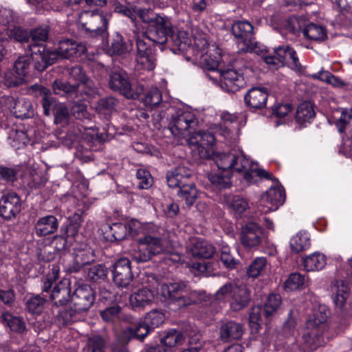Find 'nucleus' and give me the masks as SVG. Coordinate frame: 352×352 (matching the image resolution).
I'll use <instances>...</instances> for the list:
<instances>
[{
	"mask_svg": "<svg viewBox=\"0 0 352 352\" xmlns=\"http://www.w3.org/2000/svg\"><path fill=\"white\" fill-rule=\"evenodd\" d=\"M134 11L142 21L147 24L142 36L160 46L167 44L173 29L170 19L151 9H136Z\"/></svg>",
	"mask_w": 352,
	"mask_h": 352,
	"instance_id": "f257e3e1",
	"label": "nucleus"
},
{
	"mask_svg": "<svg viewBox=\"0 0 352 352\" xmlns=\"http://www.w3.org/2000/svg\"><path fill=\"white\" fill-rule=\"evenodd\" d=\"M192 172L184 166H178L166 173V182L170 188H179V197L191 206L197 198V190L192 179Z\"/></svg>",
	"mask_w": 352,
	"mask_h": 352,
	"instance_id": "f03ea898",
	"label": "nucleus"
},
{
	"mask_svg": "<svg viewBox=\"0 0 352 352\" xmlns=\"http://www.w3.org/2000/svg\"><path fill=\"white\" fill-rule=\"evenodd\" d=\"M38 90L42 98L41 103L44 115L50 116L52 111L54 124L60 127L69 126L71 116L67 105L65 103L59 102L53 97L50 89L40 86Z\"/></svg>",
	"mask_w": 352,
	"mask_h": 352,
	"instance_id": "7ed1b4c3",
	"label": "nucleus"
},
{
	"mask_svg": "<svg viewBox=\"0 0 352 352\" xmlns=\"http://www.w3.org/2000/svg\"><path fill=\"white\" fill-rule=\"evenodd\" d=\"M108 86L111 91L127 99H136L139 96V94L132 87L127 72L119 67H114L109 72Z\"/></svg>",
	"mask_w": 352,
	"mask_h": 352,
	"instance_id": "20e7f679",
	"label": "nucleus"
},
{
	"mask_svg": "<svg viewBox=\"0 0 352 352\" xmlns=\"http://www.w3.org/2000/svg\"><path fill=\"white\" fill-rule=\"evenodd\" d=\"M79 23L87 36H97L103 34L107 29V18L98 10H85L79 16Z\"/></svg>",
	"mask_w": 352,
	"mask_h": 352,
	"instance_id": "39448f33",
	"label": "nucleus"
},
{
	"mask_svg": "<svg viewBox=\"0 0 352 352\" xmlns=\"http://www.w3.org/2000/svg\"><path fill=\"white\" fill-rule=\"evenodd\" d=\"M195 116L189 111L177 110L171 117L169 128L173 135L184 138L191 135L197 125Z\"/></svg>",
	"mask_w": 352,
	"mask_h": 352,
	"instance_id": "423d86ee",
	"label": "nucleus"
},
{
	"mask_svg": "<svg viewBox=\"0 0 352 352\" xmlns=\"http://www.w3.org/2000/svg\"><path fill=\"white\" fill-rule=\"evenodd\" d=\"M138 250L133 254V258L137 263H144L151 260L154 256L164 251L162 239L151 235H145L138 239Z\"/></svg>",
	"mask_w": 352,
	"mask_h": 352,
	"instance_id": "0eeeda50",
	"label": "nucleus"
},
{
	"mask_svg": "<svg viewBox=\"0 0 352 352\" xmlns=\"http://www.w3.org/2000/svg\"><path fill=\"white\" fill-rule=\"evenodd\" d=\"M264 60L268 65H288L295 70H300L301 68L296 52L288 45L276 48L274 54L265 56Z\"/></svg>",
	"mask_w": 352,
	"mask_h": 352,
	"instance_id": "6e6552de",
	"label": "nucleus"
},
{
	"mask_svg": "<svg viewBox=\"0 0 352 352\" xmlns=\"http://www.w3.org/2000/svg\"><path fill=\"white\" fill-rule=\"evenodd\" d=\"M28 50L31 52L30 58L34 69L43 72L56 60V54L47 50L45 44H30Z\"/></svg>",
	"mask_w": 352,
	"mask_h": 352,
	"instance_id": "1a4fd4ad",
	"label": "nucleus"
},
{
	"mask_svg": "<svg viewBox=\"0 0 352 352\" xmlns=\"http://www.w3.org/2000/svg\"><path fill=\"white\" fill-rule=\"evenodd\" d=\"M56 54V60L59 58L72 59L80 57L87 52V47L82 43L72 38H63L58 43V47L53 51Z\"/></svg>",
	"mask_w": 352,
	"mask_h": 352,
	"instance_id": "9d476101",
	"label": "nucleus"
},
{
	"mask_svg": "<svg viewBox=\"0 0 352 352\" xmlns=\"http://www.w3.org/2000/svg\"><path fill=\"white\" fill-rule=\"evenodd\" d=\"M113 282L118 287H128L133 279L131 263L126 258L118 259L112 267Z\"/></svg>",
	"mask_w": 352,
	"mask_h": 352,
	"instance_id": "9b49d317",
	"label": "nucleus"
},
{
	"mask_svg": "<svg viewBox=\"0 0 352 352\" xmlns=\"http://www.w3.org/2000/svg\"><path fill=\"white\" fill-rule=\"evenodd\" d=\"M95 292L90 285L83 284L72 294V303L79 312L88 311L95 302Z\"/></svg>",
	"mask_w": 352,
	"mask_h": 352,
	"instance_id": "f8f14e48",
	"label": "nucleus"
},
{
	"mask_svg": "<svg viewBox=\"0 0 352 352\" xmlns=\"http://www.w3.org/2000/svg\"><path fill=\"white\" fill-rule=\"evenodd\" d=\"M137 55L136 61L145 70H153L155 67V52L153 45L146 43L144 38L138 36L135 39Z\"/></svg>",
	"mask_w": 352,
	"mask_h": 352,
	"instance_id": "ddd939ff",
	"label": "nucleus"
},
{
	"mask_svg": "<svg viewBox=\"0 0 352 352\" xmlns=\"http://www.w3.org/2000/svg\"><path fill=\"white\" fill-rule=\"evenodd\" d=\"M264 237L263 228L256 223L248 222L241 228L240 240L245 248L258 247Z\"/></svg>",
	"mask_w": 352,
	"mask_h": 352,
	"instance_id": "4468645a",
	"label": "nucleus"
},
{
	"mask_svg": "<svg viewBox=\"0 0 352 352\" xmlns=\"http://www.w3.org/2000/svg\"><path fill=\"white\" fill-rule=\"evenodd\" d=\"M21 200L15 192L3 195L0 199V216L6 220H11L21 212Z\"/></svg>",
	"mask_w": 352,
	"mask_h": 352,
	"instance_id": "2eb2a0df",
	"label": "nucleus"
},
{
	"mask_svg": "<svg viewBox=\"0 0 352 352\" xmlns=\"http://www.w3.org/2000/svg\"><path fill=\"white\" fill-rule=\"evenodd\" d=\"M6 104L11 113L16 118L29 119L34 116V109L31 101L25 98H15L13 96H8L6 98Z\"/></svg>",
	"mask_w": 352,
	"mask_h": 352,
	"instance_id": "dca6fc26",
	"label": "nucleus"
},
{
	"mask_svg": "<svg viewBox=\"0 0 352 352\" xmlns=\"http://www.w3.org/2000/svg\"><path fill=\"white\" fill-rule=\"evenodd\" d=\"M74 255V262L68 268L71 273L80 272L85 265L91 264L96 260L94 250L87 245H80L76 248Z\"/></svg>",
	"mask_w": 352,
	"mask_h": 352,
	"instance_id": "f3484780",
	"label": "nucleus"
},
{
	"mask_svg": "<svg viewBox=\"0 0 352 352\" xmlns=\"http://www.w3.org/2000/svg\"><path fill=\"white\" fill-rule=\"evenodd\" d=\"M244 333L243 324L232 320H223L220 322L219 339L223 343L240 340Z\"/></svg>",
	"mask_w": 352,
	"mask_h": 352,
	"instance_id": "a211bd4d",
	"label": "nucleus"
},
{
	"mask_svg": "<svg viewBox=\"0 0 352 352\" xmlns=\"http://www.w3.org/2000/svg\"><path fill=\"white\" fill-rule=\"evenodd\" d=\"M70 281L69 279H63L56 284L52 289L50 298L53 307H63L68 302H72V295Z\"/></svg>",
	"mask_w": 352,
	"mask_h": 352,
	"instance_id": "6ab92c4d",
	"label": "nucleus"
},
{
	"mask_svg": "<svg viewBox=\"0 0 352 352\" xmlns=\"http://www.w3.org/2000/svg\"><path fill=\"white\" fill-rule=\"evenodd\" d=\"M219 76L223 80V84L228 91L234 93L245 85L244 74L241 69H227L222 70Z\"/></svg>",
	"mask_w": 352,
	"mask_h": 352,
	"instance_id": "aec40b11",
	"label": "nucleus"
},
{
	"mask_svg": "<svg viewBox=\"0 0 352 352\" xmlns=\"http://www.w3.org/2000/svg\"><path fill=\"white\" fill-rule=\"evenodd\" d=\"M268 91L264 87H253L244 96L245 104L254 109H263L266 107Z\"/></svg>",
	"mask_w": 352,
	"mask_h": 352,
	"instance_id": "412c9836",
	"label": "nucleus"
},
{
	"mask_svg": "<svg viewBox=\"0 0 352 352\" xmlns=\"http://www.w3.org/2000/svg\"><path fill=\"white\" fill-rule=\"evenodd\" d=\"M155 293L154 289L148 287L138 289L129 296L130 305L133 308L144 309L154 302Z\"/></svg>",
	"mask_w": 352,
	"mask_h": 352,
	"instance_id": "4be33fe9",
	"label": "nucleus"
},
{
	"mask_svg": "<svg viewBox=\"0 0 352 352\" xmlns=\"http://www.w3.org/2000/svg\"><path fill=\"white\" fill-rule=\"evenodd\" d=\"M151 331L153 330L150 329V327L144 320L140 321L136 324L123 329V342L128 344L133 338L143 342Z\"/></svg>",
	"mask_w": 352,
	"mask_h": 352,
	"instance_id": "5701e85b",
	"label": "nucleus"
},
{
	"mask_svg": "<svg viewBox=\"0 0 352 352\" xmlns=\"http://www.w3.org/2000/svg\"><path fill=\"white\" fill-rule=\"evenodd\" d=\"M252 25L248 21H237L232 26V33L237 39L238 42L243 43L246 51L250 47V44L253 38Z\"/></svg>",
	"mask_w": 352,
	"mask_h": 352,
	"instance_id": "b1692460",
	"label": "nucleus"
},
{
	"mask_svg": "<svg viewBox=\"0 0 352 352\" xmlns=\"http://www.w3.org/2000/svg\"><path fill=\"white\" fill-rule=\"evenodd\" d=\"M167 43L173 53H184L190 46V39L187 32L179 30L175 32L173 29Z\"/></svg>",
	"mask_w": 352,
	"mask_h": 352,
	"instance_id": "393cba45",
	"label": "nucleus"
},
{
	"mask_svg": "<svg viewBox=\"0 0 352 352\" xmlns=\"http://www.w3.org/2000/svg\"><path fill=\"white\" fill-rule=\"evenodd\" d=\"M189 253L195 258L208 259L215 253L212 244L204 239H194L188 248Z\"/></svg>",
	"mask_w": 352,
	"mask_h": 352,
	"instance_id": "a878e982",
	"label": "nucleus"
},
{
	"mask_svg": "<svg viewBox=\"0 0 352 352\" xmlns=\"http://www.w3.org/2000/svg\"><path fill=\"white\" fill-rule=\"evenodd\" d=\"M250 290L245 285H237L232 294L230 308L239 311L246 307L250 302Z\"/></svg>",
	"mask_w": 352,
	"mask_h": 352,
	"instance_id": "bb28decb",
	"label": "nucleus"
},
{
	"mask_svg": "<svg viewBox=\"0 0 352 352\" xmlns=\"http://www.w3.org/2000/svg\"><path fill=\"white\" fill-rule=\"evenodd\" d=\"M58 221L54 215H47L39 218L34 225L36 234L45 236L54 234L58 228Z\"/></svg>",
	"mask_w": 352,
	"mask_h": 352,
	"instance_id": "cd10ccee",
	"label": "nucleus"
},
{
	"mask_svg": "<svg viewBox=\"0 0 352 352\" xmlns=\"http://www.w3.org/2000/svg\"><path fill=\"white\" fill-rule=\"evenodd\" d=\"M186 288L187 283L184 281L168 282L161 285L160 293L165 299L175 301Z\"/></svg>",
	"mask_w": 352,
	"mask_h": 352,
	"instance_id": "c85d7f7f",
	"label": "nucleus"
},
{
	"mask_svg": "<svg viewBox=\"0 0 352 352\" xmlns=\"http://www.w3.org/2000/svg\"><path fill=\"white\" fill-rule=\"evenodd\" d=\"M107 51L111 56H124L129 53L130 49L123 36L117 32L110 39Z\"/></svg>",
	"mask_w": 352,
	"mask_h": 352,
	"instance_id": "c756f323",
	"label": "nucleus"
},
{
	"mask_svg": "<svg viewBox=\"0 0 352 352\" xmlns=\"http://www.w3.org/2000/svg\"><path fill=\"white\" fill-rule=\"evenodd\" d=\"M316 116L314 104L311 101H304L298 104L296 115V122L302 126L307 122H310Z\"/></svg>",
	"mask_w": 352,
	"mask_h": 352,
	"instance_id": "7c9ffc66",
	"label": "nucleus"
},
{
	"mask_svg": "<svg viewBox=\"0 0 352 352\" xmlns=\"http://www.w3.org/2000/svg\"><path fill=\"white\" fill-rule=\"evenodd\" d=\"M189 144L197 146L199 148L206 150L213 145L215 141L214 136L209 132L197 131L192 133V136H189Z\"/></svg>",
	"mask_w": 352,
	"mask_h": 352,
	"instance_id": "2f4dec72",
	"label": "nucleus"
},
{
	"mask_svg": "<svg viewBox=\"0 0 352 352\" xmlns=\"http://www.w3.org/2000/svg\"><path fill=\"white\" fill-rule=\"evenodd\" d=\"M331 289L333 294L334 302L337 307L342 309L349 296V289L342 280H336Z\"/></svg>",
	"mask_w": 352,
	"mask_h": 352,
	"instance_id": "473e14b6",
	"label": "nucleus"
},
{
	"mask_svg": "<svg viewBox=\"0 0 352 352\" xmlns=\"http://www.w3.org/2000/svg\"><path fill=\"white\" fill-rule=\"evenodd\" d=\"M109 270L104 264H97L88 269L87 280L92 283L105 282L108 278Z\"/></svg>",
	"mask_w": 352,
	"mask_h": 352,
	"instance_id": "72a5a7b5",
	"label": "nucleus"
},
{
	"mask_svg": "<svg viewBox=\"0 0 352 352\" xmlns=\"http://www.w3.org/2000/svg\"><path fill=\"white\" fill-rule=\"evenodd\" d=\"M208 178L210 183L219 190L229 188L232 186V174L219 170L216 173H210Z\"/></svg>",
	"mask_w": 352,
	"mask_h": 352,
	"instance_id": "f704fd0d",
	"label": "nucleus"
},
{
	"mask_svg": "<svg viewBox=\"0 0 352 352\" xmlns=\"http://www.w3.org/2000/svg\"><path fill=\"white\" fill-rule=\"evenodd\" d=\"M55 94H65L67 97L76 96L79 89V83L71 84L69 82L56 79L52 83Z\"/></svg>",
	"mask_w": 352,
	"mask_h": 352,
	"instance_id": "c9c22d12",
	"label": "nucleus"
},
{
	"mask_svg": "<svg viewBox=\"0 0 352 352\" xmlns=\"http://www.w3.org/2000/svg\"><path fill=\"white\" fill-rule=\"evenodd\" d=\"M212 159L219 170L232 174V166L234 162L235 154L231 153H214Z\"/></svg>",
	"mask_w": 352,
	"mask_h": 352,
	"instance_id": "e433bc0d",
	"label": "nucleus"
},
{
	"mask_svg": "<svg viewBox=\"0 0 352 352\" xmlns=\"http://www.w3.org/2000/svg\"><path fill=\"white\" fill-rule=\"evenodd\" d=\"M326 265V257L320 253H314L303 258V266L307 272L319 270Z\"/></svg>",
	"mask_w": 352,
	"mask_h": 352,
	"instance_id": "4c0bfd02",
	"label": "nucleus"
},
{
	"mask_svg": "<svg viewBox=\"0 0 352 352\" xmlns=\"http://www.w3.org/2000/svg\"><path fill=\"white\" fill-rule=\"evenodd\" d=\"M77 313L80 312L76 310L74 307V308L67 307L59 310L56 316V320L58 325L60 327H64L72 324L75 320H76Z\"/></svg>",
	"mask_w": 352,
	"mask_h": 352,
	"instance_id": "58836bf2",
	"label": "nucleus"
},
{
	"mask_svg": "<svg viewBox=\"0 0 352 352\" xmlns=\"http://www.w3.org/2000/svg\"><path fill=\"white\" fill-rule=\"evenodd\" d=\"M184 342V336L176 329L170 330L161 340V343L166 349H171L174 352L175 346L182 344Z\"/></svg>",
	"mask_w": 352,
	"mask_h": 352,
	"instance_id": "ea45409f",
	"label": "nucleus"
},
{
	"mask_svg": "<svg viewBox=\"0 0 352 352\" xmlns=\"http://www.w3.org/2000/svg\"><path fill=\"white\" fill-rule=\"evenodd\" d=\"M1 318L12 331L19 333L26 331L25 324L21 318L14 316L8 312L3 313Z\"/></svg>",
	"mask_w": 352,
	"mask_h": 352,
	"instance_id": "a19ab883",
	"label": "nucleus"
},
{
	"mask_svg": "<svg viewBox=\"0 0 352 352\" xmlns=\"http://www.w3.org/2000/svg\"><path fill=\"white\" fill-rule=\"evenodd\" d=\"M224 201L229 208L239 214L244 212L248 208H249L248 201L238 195H225Z\"/></svg>",
	"mask_w": 352,
	"mask_h": 352,
	"instance_id": "79ce46f5",
	"label": "nucleus"
},
{
	"mask_svg": "<svg viewBox=\"0 0 352 352\" xmlns=\"http://www.w3.org/2000/svg\"><path fill=\"white\" fill-rule=\"evenodd\" d=\"M305 36L314 41H322L327 38L326 30L321 25L309 24L302 30Z\"/></svg>",
	"mask_w": 352,
	"mask_h": 352,
	"instance_id": "37998d69",
	"label": "nucleus"
},
{
	"mask_svg": "<svg viewBox=\"0 0 352 352\" xmlns=\"http://www.w3.org/2000/svg\"><path fill=\"white\" fill-rule=\"evenodd\" d=\"M83 213L84 212L81 209H78L68 218L69 224L64 229L65 234H70L71 236H74L78 232L82 222Z\"/></svg>",
	"mask_w": 352,
	"mask_h": 352,
	"instance_id": "c03bdc74",
	"label": "nucleus"
},
{
	"mask_svg": "<svg viewBox=\"0 0 352 352\" xmlns=\"http://www.w3.org/2000/svg\"><path fill=\"white\" fill-rule=\"evenodd\" d=\"M285 196L283 189L280 187H271L266 195L262 197V201L270 203L272 206L280 205L284 202Z\"/></svg>",
	"mask_w": 352,
	"mask_h": 352,
	"instance_id": "a18cd8bd",
	"label": "nucleus"
},
{
	"mask_svg": "<svg viewBox=\"0 0 352 352\" xmlns=\"http://www.w3.org/2000/svg\"><path fill=\"white\" fill-rule=\"evenodd\" d=\"M234 162L233 166H232V173L233 172L242 173L245 172L244 178L250 181L252 179L251 173L248 171V168L250 166V161L247 159L244 155H235Z\"/></svg>",
	"mask_w": 352,
	"mask_h": 352,
	"instance_id": "49530a36",
	"label": "nucleus"
},
{
	"mask_svg": "<svg viewBox=\"0 0 352 352\" xmlns=\"http://www.w3.org/2000/svg\"><path fill=\"white\" fill-rule=\"evenodd\" d=\"M281 301L282 300L280 295H269L263 308V314L266 318L272 316L277 311L281 304Z\"/></svg>",
	"mask_w": 352,
	"mask_h": 352,
	"instance_id": "de8ad7c7",
	"label": "nucleus"
},
{
	"mask_svg": "<svg viewBox=\"0 0 352 352\" xmlns=\"http://www.w3.org/2000/svg\"><path fill=\"white\" fill-rule=\"evenodd\" d=\"M31 63V58L29 56H21L14 61L13 69L16 74L25 80V78L29 74Z\"/></svg>",
	"mask_w": 352,
	"mask_h": 352,
	"instance_id": "09e8293b",
	"label": "nucleus"
},
{
	"mask_svg": "<svg viewBox=\"0 0 352 352\" xmlns=\"http://www.w3.org/2000/svg\"><path fill=\"white\" fill-rule=\"evenodd\" d=\"M310 246L309 238L305 234L298 233L290 240V248L293 252L299 253Z\"/></svg>",
	"mask_w": 352,
	"mask_h": 352,
	"instance_id": "8fccbe9b",
	"label": "nucleus"
},
{
	"mask_svg": "<svg viewBox=\"0 0 352 352\" xmlns=\"http://www.w3.org/2000/svg\"><path fill=\"white\" fill-rule=\"evenodd\" d=\"M47 300L40 295H35L30 298L26 303V309L32 314L39 315L44 309Z\"/></svg>",
	"mask_w": 352,
	"mask_h": 352,
	"instance_id": "3c124183",
	"label": "nucleus"
},
{
	"mask_svg": "<svg viewBox=\"0 0 352 352\" xmlns=\"http://www.w3.org/2000/svg\"><path fill=\"white\" fill-rule=\"evenodd\" d=\"M320 330L318 329H309L307 327L306 332L302 336L306 346L311 351L316 349L320 345Z\"/></svg>",
	"mask_w": 352,
	"mask_h": 352,
	"instance_id": "603ef678",
	"label": "nucleus"
},
{
	"mask_svg": "<svg viewBox=\"0 0 352 352\" xmlns=\"http://www.w3.org/2000/svg\"><path fill=\"white\" fill-rule=\"evenodd\" d=\"M70 116L80 120H89L91 114L88 112L87 106L83 102L76 101L72 103L69 110Z\"/></svg>",
	"mask_w": 352,
	"mask_h": 352,
	"instance_id": "864d4df0",
	"label": "nucleus"
},
{
	"mask_svg": "<svg viewBox=\"0 0 352 352\" xmlns=\"http://www.w3.org/2000/svg\"><path fill=\"white\" fill-rule=\"evenodd\" d=\"M267 265V259L265 257H257L248 266L247 275L249 277L256 278L261 275Z\"/></svg>",
	"mask_w": 352,
	"mask_h": 352,
	"instance_id": "5fc2aeb1",
	"label": "nucleus"
},
{
	"mask_svg": "<svg viewBox=\"0 0 352 352\" xmlns=\"http://www.w3.org/2000/svg\"><path fill=\"white\" fill-rule=\"evenodd\" d=\"M164 320V314L157 309H153L147 313L144 319V321L153 331L162 324Z\"/></svg>",
	"mask_w": 352,
	"mask_h": 352,
	"instance_id": "6e6d98bb",
	"label": "nucleus"
},
{
	"mask_svg": "<svg viewBox=\"0 0 352 352\" xmlns=\"http://www.w3.org/2000/svg\"><path fill=\"white\" fill-rule=\"evenodd\" d=\"M162 100V96L161 91L157 88H153L146 93L143 99V102L146 107L153 109L157 107Z\"/></svg>",
	"mask_w": 352,
	"mask_h": 352,
	"instance_id": "4d7b16f0",
	"label": "nucleus"
},
{
	"mask_svg": "<svg viewBox=\"0 0 352 352\" xmlns=\"http://www.w3.org/2000/svg\"><path fill=\"white\" fill-rule=\"evenodd\" d=\"M118 100L112 96L100 98L96 104V109L99 113H106L116 109Z\"/></svg>",
	"mask_w": 352,
	"mask_h": 352,
	"instance_id": "13d9d810",
	"label": "nucleus"
},
{
	"mask_svg": "<svg viewBox=\"0 0 352 352\" xmlns=\"http://www.w3.org/2000/svg\"><path fill=\"white\" fill-rule=\"evenodd\" d=\"M122 307L114 305L100 311V316L107 323H114L119 318Z\"/></svg>",
	"mask_w": 352,
	"mask_h": 352,
	"instance_id": "bf43d9fd",
	"label": "nucleus"
},
{
	"mask_svg": "<svg viewBox=\"0 0 352 352\" xmlns=\"http://www.w3.org/2000/svg\"><path fill=\"white\" fill-rule=\"evenodd\" d=\"M50 28L48 26L39 27L30 32L31 44H43L49 36Z\"/></svg>",
	"mask_w": 352,
	"mask_h": 352,
	"instance_id": "052dcab7",
	"label": "nucleus"
},
{
	"mask_svg": "<svg viewBox=\"0 0 352 352\" xmlns=\"http://www.w3.org/2000/svg\"><path fill=\"white\" fill-rule=\"evenodd\" d=\"M105 340L100 336H94L87 339L88 352H105Z\"/></svg>",
	"mask_w": 352,
	"mask_h": 352,
	"instance_id": "680f3d73",
	"label": "nucleus"
},
{
	"mask_svg": "<svg viewBox=\"0 0 352 352\" xmlns=\"http://www.w3.org/2000/svg\"><path fill=\"white\" fill-rule=\"evenodd\" d=\"M305 283V276L299 273H292L284 283L286 290H296Z\"/></svg>",
	"mask_w": 352,
	"mask_h": 352,
	"instance_id": "e2e57ef3",
	"label": "nucleus"
},
{
	"mask_svg": "<svg viewBox=\"0 0 352 352\" xmlns=\"http://www.w3.org/2000/svg\"><path fill=\"white\" fill-rule=\"evenodd\" d=\"M8 35L11 39L20 43H27L30 39V32L19 26L10 29Z\"/></svg>",
	"mask_w": 352,
	"mask_h": 352,
	"instance_id": "0e129e2a",
	"label": "nucleus"
},
{
	"mask_svg": "<svg viewBox=\"0 0 352 352\" xmlns=\"http://www.w3.org/2000/svg\"><path fill=\"white\" fill-rule=\"evenodd\" d=\"M136 177L139 180L138 187L140 189H148L152 186L153 179L148 171L139 169L136 173Z\"/></svg>",
	"mask_w": 352,
	"mask_h": 352,
	"instance_id": "69168bd1",
	"label": "nucleus"
},
{
	"mask_svg": "<svg viewBox=\"0 0 352 352\" xmlns=\"http://www.w3.org/2000/svg\"><path fill=\"white\" fill-rule=\"evenodd\" d=\"M220 259L228 268L234 269L238 265V261L232 255L230 249L228 246H223L221 248Z\"/></svg>",
	"mask_w": 352,
	"mask_h": 352,
	"instance_id": "338daca9",
	"label": "nucleus"
},
{
	"mask_svg": "<svg viewBox=\"0 0 352 352\" xmlns=\"http://www.w3.org/2000/svg\"><path fill=\"white\" fill-rule=\"evenodd\" d=\"M109 228L115 241H122L124 239L128 234L127 226L125 223H113Z\"/></svg>",
	"mask_w": 352,
	"mask_h": 352,
	"instance_id": "774afa93",
	"label": "nucleus"
}]
</instances>
